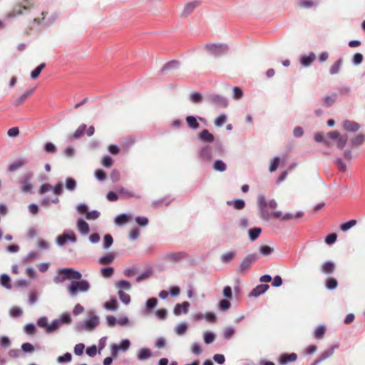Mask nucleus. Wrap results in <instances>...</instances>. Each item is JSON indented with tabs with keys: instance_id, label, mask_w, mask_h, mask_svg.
Masks as SVG:
<instances>
[{
	"instance_id": "1",
	"label": "nucleus",
	"mask_w": 365,
	"mask_h": 365,
	"mask_svg": "<svg viewBox=\"0 0 365 365\" xmlns=\"http://www.w3.org/2000/svg\"><path fill=\"white\" fill-rule=\"evenodd\" d=\"M63 323H71V318L69 314H62L61 319H55L50 324H48V319L46 317H40L37 321V325L39 327L44 329L45 331L48 334L56 331Z\"/></svg>"
},
{
	"instance_id": "2",
	"label": "nucleus",
	"mask_w": 365,
	"mask_h": 365,
	"mask_svg": "<svg viewBox=\"0 0 365 365\" xmlns=\"http://www.w3.org/2000/svg\"><path fill=\"white\" fill-rule=\"evenodd\" d=\"M257 202L262 218L268 220L269 219L270 215L267 208L269 207L270 209H275L277 207V202L274 200H271L267 202L264 196L259 195L257 198Z\"/></svg>"
},
{
	"instance_id": "3",
	"label": "nucleus",
	"mask_w": 365,
	"mask_h": 365,
	"mask_svg": "<svg viewBox=\"0 0 365 365\" xmlns=\"http://www.w3.org/2000/svg\"><path fill=\"white\" fill-rule=\"evenodd\" d=\"M90 289V284L86 280L72 281L67 287L68 294L74 297L78 292H87Z\"/></svg>"
},
{
	"instance_id": "4",
	"label": "nucleus",
	"mask_w": 365,
	"mask_h": 365,
	"mask_svg": "<svg viewBox=\"0 0 365 365\" xmlns=\"http://www.w3.org/2000/svg\"><path fill=\"white\" fill-rule=\"evenodd\" d=\"M331 140H336L337 147L342 149L347 143L348 136L346 135H341L338 131H331L327 133V139L325 140V144L329 145Z\"/></svg>"
},
{
	"instance_id": "5",
	"label": "nucleus",
	"mask_w": 365,
	"mask_h": 365,
	"mask_svg": "<svg viewBox=\"0 0 365 365\" xmlns=\"http://www.w3.org/2000/svg\"><path fill=\"white\" fill-rule=\"evenodd\" d=\"M33 177V173H27L19 178V188L22 192L31 193L32 192L34 189L32 183Z\"/></svg>"
},
{
	"instance_id": "6",
	"label": "nucleus",
	"mask_w": 365,
	"mask_h": 365,
	"mask_svg": "<svg viewBox=\"0 0 365 365\" xmlns=\"http://www.w3.org/2000/svg\"><path fill=\"white\" fill-rule=\"evenodd\" d=\"M258 259L257 254H250L247 255L242 261L239 272L244 273L247 271L252 266V264Z\"/></svg>"
},
{
	"instance_id": "7",
	"label": "nucleus",
	"mask_w": 365,
	"mask_h": 365,
	"mask_svg": "<svg viewBox=\"0 0 365 365\" xmlns=\"http://www.w3.org/2000/svg\"><path fill=\"white\" fill-rule=\"evenodd\" d=\"M206 49L214 55H220L228 51V46L223 43H209L205 46Z\"/></svg>"
},
{
	"instance_id": "8",
	"label": "nucleus",
	"mask_w": 365,
	"mask_h": 365,
	"mask_svg": "<svg viewBox=\"0 0 365 365\" xmlns=\"http://www.w3.org/2000/svg\"><path fill=\"white\" fill-rule=\"evenodd\" d=\"M272 217L275 219H280L283 221L291 220L295 218H300L303 216V212H297L295 214L293 213H286L282 215L281 211H274L272 212Z\"/></svg>"
},
{
	"instance_id": "9",
	"label": "nucleus",
	"mask_w": 365,
	"mask_h": 365,
	"mask_svg": "<svg viewBox=\"0 0 365 365\" xmlns=\"http://www.w3.org/2000/svg\"><path fill=\"white\" fill-rule=\"evenodd\" d=\"M207 101L217 106L225 108L227 106V101L223 96L217 94H211L207 96Z\"/></svg>"
},
{
	"instance_id": "10",
	"label": "nucleus",
	"mask_w": 365,
	"mask_h": 365,
	"mask_svg": "<svg viewBox=\"0 0 365 365\" xmlns=\"http://www.w3.org/2000/svg\"><path fill=\"white\" fill-rule=\"evenodd\" d=\"M297 359V355L295 353L283 354L279 356L278 361L280 365H287L289 363L294 362Z\"/></svg>"
},
{
	"instance_id": "11",
	"label": "nucleus",
	"mask_w": 365,
	"mask_h": 365,
	"mask_svg": "<svg viewBox=\"0 0 365 365\" xmlns=\"http://www.w3.org/2000/svg\"><path fill=\"white\" fill-rule=\"evenodd\" d=\"M130 341L128 339L123 340L119 345H113L112 346L111 354L117 356L119 350L126 351L130 346Z\"/></svg>"
},
{
	"instance_id": "12",
	"label": "nucleus",
	"mask_w": 365,
	"mask_h": 365,
	"mask_svg": "<svg viewBox=\"0 0 365 365\" xmlns=\"http://www.w3.org/2000/svg\"><path fill=\"white\" fill-rule=\"evenodd\" d=\"M98 324H99L98 317L96 315H93L85 322V323L83 324V327L86 330L91 331L93 329H95L98 325Z\"/></svg>"
},
{
	"instance_id": "13",
	"label": "nucleus",
	"mask_w": 365,
	"mask_h": 365,
	"mask_svg": "<svg viewBox=\"0 0 365 365\" xmlns=\"http://www.w3.org/2000/svg\"><path fill=\"white\" fill-rule=\"evenodd\" d=\"M31 6H26L21 5L15 6L12 11L9 14V17H15L16 16L22 15L24 14V11H31Z\"/></svg>"
},
{
	"instance_id": "14",
	"label": "nucleus",
	"mask_w": 365,
	"mask_h": 365,
	"mask_svg": "<svg viewBox=\"0 0 365 365\" xmlns=\"http://www.w3.org/2000/svg\"><path fill=\"white\" fill-rule=\"evenodd\" d=\"M190 306L189 302H184L182 304H177L174 308V314L177 316L180 315L182 313H187L188 307Z\"/></svg>"
},
{
	"instance_id": "15",
	"label": "nucleus",
	"mask_w": 365,
	"mask_h": 365,
	"mask_svg": "<svg viewBox=\"0 0 365 365\" xmlns=\"http://www.w3.org/2000/svg\"><path fill=\"white\" fill-rule=\"evenodd\" d=\"M343 128L350 132H356L360 128V125L354 121L345 120L343 123Z\"/></svg>"
},
{
	"instance_id": "16",
	"label": "nucleus",
	"mask_w": 365,
	"mask_h": 365,
	"mask_svg": "<svg viewBox=\"0 0 365 365\" xmlns=\"http://www.w3.org/2000/svg\"><path fill=\"white\" fill-rule=\"evenodd\" d=\"M269 287L268 284H259L252 289L250 294V296L257 297L264 293L269 289Z\"/></svg>"
},
{
	"instance_id": "17",
	"label": "nucleus",
	"mask_w": 365,
	"mask_h": 365,
	"mask_svg": "<svg viewBox=\"0 0 365 365\" xmlns=\"http://www.w3.org/2000/svg\"><path fill=\"white\" fill-rule=\"evenodd\" d=\"M185 253L181 252H170L165 255V259L170 262H177L185 258Z\"/></svg>"
},
{
	"instance_id": "18",
	"label": "nucleus",
	"mask_w": 365,
	"mask_h": 365,
	"mask_svg": "<svg viewBox=\"0 0 365 365\" xmlns=\"http://www.w3.org/2000/svg\"><path fill=\"white\" fill-rule=\"evenodd\" d=\"M198 138L200 140L207 143L214 141V135L210 133L207 129L202 130L199 134Z\"/></svg>"
},
{
	"instance_id": "19",
	"label": "nucleus",
	"mask_w": 365,
	"mask_h": 365,
	"mask_svg": "<svg viewBox=\"0 0 365 365\" xmlns=\"http://www.w3.org/2000/svg\"><path fill=\"white\" fill-rule=\"evenodd\" d=\"M321 269L325 274H331L335 270V264L333 262L331 261L325 262L322 264Z\"/></svg>"
},
{
	"instance_id": "20",
	"label": "nucleus",
	"mask_w": 365,
	"mask_h": 365,
	"mask_svg": "<svg viewBox=\"0 0 365 365\" xmlns=\"http://www.w3.org/2000/svg\"><path fill=\"white\" fill-rule=\"evenodd\" d=\"M316 59V55L314 53H310L308 56H304L301 58L300 62L302 66L307 67Z\"/></svg>"
},
{
	"instance_id": "21",
	"label": "nucleus",
	"mask_w": 365,
	"mask_h": 365,
	"mask_svg": "<svg viewBox=\"0 0 365 365\" xmlns=\"http://www.w3.org/2000/svg\"><path fill=\"white\" fill-rule=\"evenodd\" d=\"M26 164V161L25 160H22V159L17 160L15 162H14L13 163H11V165H9V166L8 167V171L10 173H13V172L16 171V170L21 168Z\"/></svg>"
},
{
	"instance_id": "22",
	"label": "nucleus",
	"mask_w": 365,
	"mask_h": 365,
	"mask_svg": "<svg viewBox=\"0 0 365 365\" xmlns=\"http://www.w3.org/2000/svg\"><path fill=\"white\" fill-rule=\"evenodd\" d=\"M343 61L341 58L338 59L335 61L329 68V73L331 75H335L339 73L341 66L342 65Z\"/></svg>"
},
{
	"instance_id": "23",
	"label": "nucleus",
	"mask_w": 365,
	"mask_h": 365,
	"mask_svg": "<svg viewBox=\"0 0 365 365\" xmlns=\"http://www.w3.org/2000/svg\"><path fill=\"white\" fill-rule=\"evenodd\" d=\"M199 155L202 159L209 161L212 158L211 148L208 146L202 148Z\"/></svg>"
},
{
	"instance_id": "24",
	"label": "nucleus",
	"mask_w": 365,
	"mask_h": 365,
	"mask_svg": "<svg viewBox=\"0 0 365 365\" xmlns=\"http://www.w3.org/2000/svg\"><path fill=\"white\" fill-rule=\"evenodd\" d=\"M77 226L79 232L81 234L86 235L90 231L88 224L83 220H78Z\"/></svg>"
},
{
	"instance_id": "25",
	"label": "nucleus",
	"mask_w": 365,
	"mask_h": 365,
	"mask_svg": "<svg viewBox=\"0 0 365 365\" xmlns=\"http://www.w3.org/2000/svg\"><path fill=\"white\" fill-rule=\"evenodd\" d=\"M34 91V88H31L30 90L26 91L24 93H23L19 98H18L14 104L16 106H19L22 104Z\"/></svg>"
},
{
	"instance_id": "26",
	"label": "nucleus",
	"mask_w": 365,
	"mask_h": 365,
	"mask_svg": "<svg viewBox=\"0 0 365 365\" xmlns=\"http://www.w3.org/2000/svg\"><path fill=\"white\" fill-rule=\"evenodd\" d=\"M197 1H192L186 4L183 9V14L186 16L189 15L194 11V9L197 6Z\"/></svg>"
},
{
	"instance_id": "27",
	"label": "nucleus",
	"mask_w": 365,
	"mask_h": 365,
	"mask_svg": "<svg viewBox=\"0 0 365 365\" xmlns=\"http://www.w3.org/2000/svg\"><path fill=\"white\" fill-rule=\"evenodd\" d=\"M74 272V269L71 268H64L62 269H60L59 274L62 275V281L66 279H73V272Z\"/></svg>"
},
{
	"instance_id": "28",
	"label": "nucleus",
	"mask_w": 365,
	"mask_h": 365,
	"mask_svg": "<svg viewBox=\"0 0 365 365\" xmlns=\"http://www.w3.org/2000/svg\"><path fill=\"white\" fill-rule=\"evenodd\" d=\"M365 142V135L359 134L352 138L351 143L352 146H358L362 145Z\"/></svg>"
},
{
	"instance_id": "29",
	"label": "nucleus",
	"mask_w": 365,
	"mask_h": 365,
	"mask_svg": "<svg viewBox=\"0 0 365 365\" xmlns=\"http://www.w3.org/2000/svg\"><path fill=\"white\" fill-rule=\"evenodd\" d=\"M0 284L6 289L11 288V279L9 275L4 274L0 277Z\"/></svg>"
},
{
	"instance_id": "30",
	"label": "nucleus",
	"mask_w": 365,
	"mask_h": 365,
	"mask_svg": "<svg viewBox=\"0 0 365 365\" xmlns=\"http://www.w3.org/2000/svg\"><path fill=\"white\" fill-rule=\"evenodd\" d=\"M236 253L235 252H227L222 254L220 257L221 261L224 263L231 262L235 257Z\"/></svg>"
},
{
	"instance_id": "31",
	"label": "nucleus",
	"mask_w": 365,
	"mask_h": 365,
	"mask_svg": "<svg viewBox=\"0 0 365 365\" xmlns=\"http://www.w3.org/2000/svg\"><path fill=\"white\" fill-rule=\"evenodd\" d=\"M213 168L216 171L224 172L227 169V165L222 160H217L213 164Z\"/></svg>"
},
{
	"instance_id": "32",
	"label": "nucleus",
	"mask_w": 365,
	"mask_h": 365,
	"mask_svg": "<svg viewBox=\"0 0 365 365\" xmlns=\"http://www.w3.org/2000/svg\"><path fill=\"white\" fill-rule=\"evenodd\" d=\"M186 122L188 126L192 129H197L200 127V124L194 116H187L186 118Z\"/></svg>"
},
{
	"instance_id": "33",
	"label": "nucleus",
	"mask_w": 365,
	"mask_h": 365,
	"mask_svg": "<svg viewBox=\"0 0 365 365\" xmlns=\"http://www.w3.org/2000/svg\"><path fill=\"white\" fill-rule=\"evenodd\" d=\"M262 230L259 227H255L249 230V237L251 241H255L259 236Z\"/></svg>"
},
{
	"instance_id": "34",
	"label": "nucleus",
	"mask_w": 365,
	"mask_h": 365,
	"mask_svg": "<svg viewBox=\"0 0 365 365\" xmlns=\"http://www.w3.org/2000/svg\"><path fill=\"white\" fill-rule=\"evenodd\" d=\"M115 286L119 290L125 289L129 290L131 288V284L128 281L126 280H120L116 282Z\"/></svg>"
},
{
	"instance_id": "35",
	"label": "nucleus",
	"mask_w": 365,
	"mask_h": 365,
	"mask_svg": "<svg viewBox=\"0 0 365 365\" xmlns=\"http://www.w3.org/2000/svg\"><path fill=\"white\" fill-rule=\"evenodd\" d=\"M129 219L130 217L127 215L121 214L115 217V222L118 225H122L127 223L129 221Z\"/></svg>"
},
{
	"instance_id": "36",
	"label": "nucleus",
	"mask_w": 365,
	"mask_h": 365,
	"mask_svg": "<svg viewBox=\"0 0 365 365\" xmlns=\"http://www.w3.org/2000/svg\"><path fill=\"white\" fill-rule=\"evenodd\" d=\"M46 67V64L44 63H41L39 66H38L31 73V77L32 79H36L39 74L41 73V71Z\"/></svg>"
},
{
	"instance_id": "37",
	"label": "nucleus",
	"mask_w": 365,
	"mask_h": 365,
	"mask_svg": "<svg viewBox=\"0 0 365 365\" xmlns=\"http://www.w3.org/2000/svg\"><path fill=\"white\" fill-rule=\"evenodd\" d=\"M77 185L76 181L71 178H68L66 180V187L70 191H73L76 189Z\"/></svg>"
},
{
	"instance_id": "38",
	"label": "nucleus",
	"mask_w": 365,
	"mask_h": 365,
	"mask_svg": "<svg viewBox=\"0 0 365 365\" xmlns=\"http://www.w3.org/2000/svg\"><path fill=\"white\" fill-rule=\"evenodd\" d=\"M326 331V328L324 326H319L317 327L314 331V337L317 339H321L323 338Z\"/></svg>"
},
{
	"instance_id": "39",
	"label": "nucleus",
	"mask_w": 365,
	"mask_h": 365,
	"mask_svg": "<svg viewBox=\"0 0 365 365\" xmlns=\"http://www.w3.org/2000/svg\"><path fill=\"white\" fill-rule=\"evenodd\" d=\"M118 294L121 302L125 304H128L130 302V297L129 294L125 293L123 290H118Z\"/></svg>"
},
{
	"instance_id": "40",
	"label": "nucleus",
	"mask_w": 365,
	"mask_h": 365,
	"mask_svg": "<svg viewBox=\"0 0 365 365\" xmlns=\"http://www.w3.org/2000/svg\"><path fill=\"white\" fill-rule=\"evenodd\" d=\"M338 285L337 280L333 277H329L326 281V287L328 289H334Z\"/></svg>"
},
{
	"instance_id": "41",
	"label": "nucleus",
	"mask_w": 365,
	"mask_h": 365,
	"mask_svg": "<svg viewBox=\"0 0 365 365\" xmlns=\"http://www.w3.org/2000/svg\"><path fill=\"white\" fill-rule=\"evenodd\" d=\"M113 260H114V256L113 255L110 254L105 257H101L98 259V262L101 264L105 265V264H110L111 262H113Z\"/></svg>"
},
{
	"instance_id": "42",
	"label": "nucleus",
	"mask_w": 365,
	"mask_h": 365,
	"mask_svg": "<svg viewBox=\"0 0 365 365\" xmlns=\"http://www.w3.org/2000/svg\"><path fill=\"white\" fill-rule=\"evenodd\" d=\"M86 128V125L85 124L80 125L73 133L72 139H78L81 138L84 133Z\"/></svg>"
},
{
	"instance_id": "43",
	"label": "nucleus",
	"mask_w": 365,
	"mask_h": 365,
	"mask_svg": "<svg viewBox=\"0 0 365 365\" xmlns=\"http://www.w3.org/2000/svg\"><path fill=\"white\" fill-rule=\"evenodd\" d=\"M187 326L185 323H181L176 326L175 328V331L178 335H182L187 331Z\"/></svg>"
},
{
	"instance_id": "44",
	"label": "nucleus",
	"mask_w": 365,
	"mask_h": 365,
	"mask_svg": "<svg viewBox=\"0 0 365 365\" xmlns=\"http://www.w3.org/2000/svg\"><path fill=\"white\" fill-rule=\"evenodd\" d=\"M101 272L103 277L109 278L113 274L114 269L111 267L102 268Z\"/></svg>"
},
{
	"instance_id": "45",
	"label": "nucleus",
	"mask_w": 365,
	"mask_h": 365,
	"mask_svg": "<svg viewBox=\"0 0 365 365\" xmlns=\"http://www.w3.org/2000/svg\"><path fill=\"white\" fill-rule=\"evenodd\" d=\"M356 225V220H351L347 222L343 223L341 225L340 228L342 231L345 232L347 231L349 229L351 228L354 225Z\"/></svg>"
},
{
	"instance_id": "46",
	"label": "nucleus",
	"mask_w": 365,
	"mask_h": 365,
	"mask_svg": "<svg viewBox=\"0 0 365 365\" xmlns=\"http://www.w3.org/2000/svg\"><path fill=\"white\" fill-rule=\"evenodd\" d=\"M113 242V240L110 235L107 234L104 236L103 244L104 248L107 249L110 247L112 245Z\"/></svg>"
},
{
	"instance_id": "47",
	"label": "nucleus",
	"mask_w": 365,
	"mask_h": 365,
	"mask_svg": "<svg viewBox=\"0 0 365 365\" xmlns=\"http://www.w3.org/2000/svg\"><path fill=\"white\" fill-rule=\"evenodd\" d=\"M227 120V116L225 114L220 115L215 120V125L217 127L222 126Z\"/></svg>"
},
{
	"instance_id": "48",
	"label": "nucleus",
	"mask_w": 365,
	"mask_h": 365,
	"mask_svg": "<svg viewBox=\"0 0 365 365\" xmlns=\"http://www.w3.org/2000/svg\"><path fill=\"white\" fill-rule=\"evenodd\" d=\"M313 4H314L312 0H299L298 2L299 8L302 9H310Z\"/></svg>"
},
{
	"instance_id": "49",
	"label": "nucleus",
	"mask_w": 365,
	"mask_h": 365,
	"mask_svg": "<svg viewBox=\"0 0 365 365\" xmlns=\"http://www.w3.org/2000/svg\"><path fill=\"white\" fill-rule=\"evenodd\" d=\"M235 329L232 327H226L223 331V336L225 339H230L235 334Z\"/></svg>"
},
{
	"instance_id": "50",
	"label": "nucleus",
	"mask_w": 365,
	"mask_h": 365,
	"mask_svg": "<svg viewBox=\"0 0 365 365\" xmlns=\"http://www.w3.org/2000/svg\"><path fill=\"white\" fill-rule=\"evenodd\" d=\"M158 300L156 298H150L146 302V309L147 312L150 311V309H153L157 306Z\"/></svg>"
},
{
	"instance_id": "51",
	"label": "nucleus",
	"mask_w": 365,
	"mask_h": 365,
	"mask_svg": "<svg viewBox=\"0 0 365 365\" xmlns=\"http://www.w3.org/2000/svg\"><path fill=\"white\" fill-rule=\"evenodd\" d=\"M104 307L107 309L115 310L118 307L116 299H113L110 302H106Z\"/></svg>"
},
{
	"instance_id": "52",
	"label": "nucleus",
	"mask_w": 365,
	"mask_h": 365,
	"mask_svg": "<svg viewBox=\"0 0 365 365\" xmlns=\"http://www.w3.org/2000/svg\"><path fill=\"white\" fill-rule=\"evenodd\" d=\"M120 193L123 196H124L125 197H137V198H139L140 197V195H135L133 192L125 190V188H121L120 190Z\"/></svg>"
},
{
	"instance_id": "53",
	"label": "nucleus",
	"mask_w": 365,
	"mask_h": 365,
	"mask_svg": "<svg viewBox=\"0 0 365 365\" xmlns=\"http://www.w3.org/2000/svg\"><path fill=\"white\" fill-rule=\"evenodd\" d=\"M24 331L26 334L31 335L36 333V329L34 324L30 323L24 327Z\"/></svg>"
},
{
	"instance_id": "54",
	"label": "nucleus",
	"mask_w": 365,
	"mask_h": 365,
	"mask_svg": "<svg viewBox=\"0 0 365 365\" xmlns=\"http://www.w3.org/2000/svg\"><path fill=\"white\" fill-rule=\"evenodd\" d=\"M272 250V248L267 245H262L259 247V252L264 256L269 255Z\"/></svg>"
},
{
	"instance_id": "55",
	"label": "nucleus",
	"mask_w": 365,
	"mask_h": 365,
	"mask_svg": "<svg viewBox=\"0 0 365 365\" xmlns=\"http://www.w3.org/2000/svg\"><path fill=\"white\" fill-rule=\"evenodd\" d=\"M9 313L13 317H19L22 314V311L19 307H14L10 309Z\"/></svg>"
},
{
	"instance_id": "56",
	"label": "nucleus",
	"mask_w": 365,
	"mask_h": 365,
	"mask_svg": "<svg viewBox=\"0 0 365 365\" xmlns=\"http://www.w3.org/2000/svg\"><path fill=\"white\" fill-rule=\"evenodd\" d=\"M71 354L67 352L62 356H59L57 359V361L59 363L68 362L71 360Z\"/></svg>"
},
{
	"instance_id": "57",
	"label": "nucleus",
	"mask_w": 365,
	"mask_h": 365,
	"mask_svg": "<svg viewBox=\"0 0 365 365\" xmlns=\"http://www.w3.org/2000/svg\"><path fill=\"white\" fill-rule=\"evenodd\" d=\"M279 162H280V158L279 157H275L274 158V160H272L271 165H270V167H269V171L271 173L275 171L278 166H279Z\"/></svg>"
},
{
	"instance_id": "58",
	"label": "nucleus",
	"mask_w": 365,
	"mask_h": 365,
	"mask_svg": "<svg viewBox=\"0 0 365 365\" xmlns=\"http://www.w3.org/2000/svg\"><path fill=\"white\" fill-rule=\"evenodd\" d=\"M215 336L212 332H205L204 334V341L206 344H210L215 340Z\"/></svg>"
},
{
	"instance_id": "59",
	"label": "nucleus",
	"mask_w": 365,
	"mask_h": 365,
	"mask_svg": "<svg viewBox=\"0 0 365 365\" xmlns=\"http://www.w3.org/2000/svg\"><path fill=\"white\" fill-rule=\"evenodd\" d=\"M363 59H364L363 55L361 53H356L353 56L352 62L355 65H359L360 63H362Z\"/></svg>"
},
{
	"instance_id": "60",
	"label": "nucleus",
	"mask_w": 365,
	"mask_h": 365,
	"mask_svg": "<svg viewBox=\"0 0 365 365\" xmlns=\"http://www.w3.org/2000/svg\"><path fill=\"white\" fill-rule=\"evenodd\" d=\"M150 355H151V354H150V351L149 349H143L140 350V351L138 354V358L140 359H145L150 357Z\"/></svg>"
},
{
	"instance_id": "61",
	"label": "nucleus",
	"mask_w": 365,
	"mask_h": 365,
	"mask_svg": "<svg viewBox=\"0 0 365 365\" xmlns=\"http://www.w3.org/2000/svg\"><path fill=\"white\" fill-rule=\"evenodd\" d=\"M190 99L193 103H200L202 101V95L197 92H193L190 94Z\"/></svg>"
},
{
	"instance_id": "62",
	"label": "nucleus",
	"mask_w": 365,
	"mask_h": 365,
	"mask_svg": "<svg viewBox=\"0 0 365 365\" xmlns=\"http://www.w3.org/2000/svg\"><path fill=\"white\" fill-rule=\"evenodd\" d=\"M100 216V213L96 211V210H93V211H91V212H88L86 213V217L87 220H96L97 218H98Z\"/></svg>"
},
{
	"instance_id": "63",
	"label": "nucleus",
	"mask_w": 365,
	"mask_h": 365,
	"mask_svg": "<svg viewBox=\"0 0 365 365\" xmlns=\"http://www.w3.org/2000/svg\"><path fill=\"white\" fill-rule=\"evenodd\" d=\"M101 163L104 167L110 168L113 164V159L110 156H104Z\"/></svg>"
},
{
	"instance_id": "64",
	"label": "nucleus",
	"mask_w": 365,
	"mask_h": 365,
	"mask_svg": "<svg viewBox=\"0 0 365 365\" xmlns=\"http://www.w3.org/2000/svg\"><path fill=\"white\" fill-rule=\"evenodd\" d=\"M230 302L227 299H222L220 302L219 306L222 311H226L230 307Z\"/></svg>"
}]
</instances>
